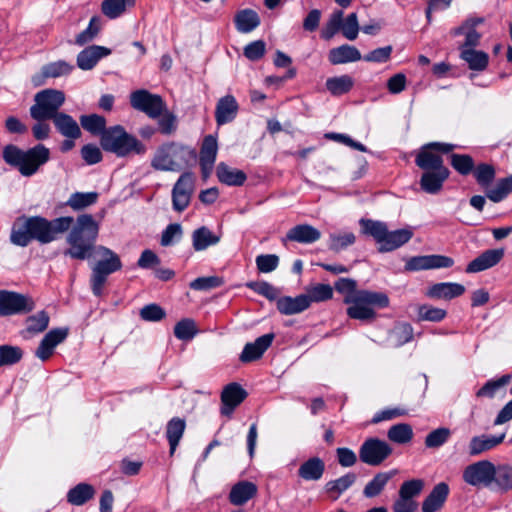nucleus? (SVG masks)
I'll return each mask as SVG.
<instances>
[{
  "label": "nucleus",
  "mask_w": 512,
  "mask_h": 512,
  "mask_svg": "<svg viewBox=\"0 0 512 512\" xmlns=\"http://www.w3.org/2000/svg\"><path fill=\"white\" fill-rule=\"evenodd\" d=\"M23 350L18 346L0 345V367L11 366L21 361Z\"/></svg>",
  "instance_id": "obj_53"
},
{
  "label": "nucleus",
  "mask_w": 512,
  "mask_h": 512,
  "mask_svg": "<svg viewBox=\"0 0 512 512\" xmlns=\"http://www.w3.org/2000/svg\"><path fill=\"white\" fill-rule=\"evenodd\" d=\"M343 15L344 13L342 10H336L330 15L328 21L321 30L322 39L329 41L335 36L336 33H338V31L341 30Z\"/></svg>",
  "instance_id": "obj_55"
},
{
  "label": "nucleus",
  "mask_w": 512,
  "mask_h": 512,
  "mask_svg": "<svg viewBox=\"0 0 512 512\" xmlns=\"http://www.w3.org/2000/svg\"><path fill=\"white\" fill-rule=\"evenodd\" d=\"M310 307L305 294L296 297L284 296L278 299L277 309L281 314L294 315L301 313Z\"/></svg>",
  "instance_id": "obj_31"
},
{
  "label": "nucleus",
  "mask_w": 512,
  "mask_h": 512,
  "mask_svg": "<svg viewBox=\"0 0 512 512\" xmlns=\"http://www.w3.org/2000/svg\"><path fill=\"white\" fill-rule=\"evenodd\" d=\"M223 283L219 276L198 277L190 282L189 287L196 291H208L222 286Z\"/></svg>",
  "instance_id": "obj_62"
},
{
  "label": "nucleus",
  "mask_w": 512,
  "mask_h": 512,
  "mask_svg": "<svg viewBox=\"0 0 512 512\" xmlns=\"http://www.w3.org/2000/svg\"><path fill=\"white\" fill-rule=\"evenodd\" d=\"M67 336V328H55L50 330L41 340L35 351V356L41 361L48 360L53 355L56 346L62 343Z\"/></svg>",
  "instance_id": "obj_18"
},
{
  "label": "nucleus",
  "mask_w": 512,
  "mask_h": 512,
  "mask_svg": "<svg viewBox=\"0 0 512 512\" xmlns=\"http://www.w3.org/2000/svg\"><path fill=\"white\" fill-rule=\"evenodd\" d=\"M216 175L221 183L228 186H241L247 179L244 171L232 168L224 162L217 165Z\"/></svg>",
  "instance_id": "obj_32"
},
{
  "label": "nucleus",
  "mask_w": 512,
  "mask_h": 512,
  "mask_svg": "<svg viewBox=\"0 0 512 512\" xmlns=\"http://www.w3.org/2000/svg\"><path fill=\"white\" fill-rule=\"evenodd\" d=\"M218 153V142L216 136L206 135L202 141L199 153V164L204 178L211 175Z\"/></svg>",
  "instance_id": "obj_16"
},
{
  "label": "nucleus",
  "mask_w": 512,
  "mask_h": 512,
  "mask_svg": "<svg viewBox=\"0 0 512 512\" xmlns=\"http://www.w3.org/2000/svg\"><path fill=\"white\" fill-rule=\"evenodd\" d=\"M448 267V257L441 255L413 256L406 260L404 269L408 272Z\"/></svg>",
  "instance_id": "obj_19"
},
{
  "label": "nucleus",
  "mask_w": 512,
  "mask_h": 512,
  "mask_svg": "<svg viewBox=\"0 0 512 512\" xmlns=\"http://www.w3.org/2000/svg\"><path fill=\"white\" fill-rule=\"evenodd\" d=\"M503 256V249L486 250L468 264L466 271L476 273L489 269L497 265Z\"/></svg>",
  "instance_id": "obj_23"
},
{
  "label": "nucleus",
  "mask_w": 512,
  "mask_h": 512,
  "mask_svg": "<svg viewBox=\"0 0 512 512\" xmlns=\"http://www.w3.org/2000/svg\"><path fill=\"white\" fill-rule=\"evenodd\" d=\"M35 307V301L29 295L0 290V317L28 314Z\"/></svg>",
  "instance_id": "obj_11"
},
{
  "label": "nucleus",
  "mask_w": 512,
  "mask_h": 512,
  "mask_svg": "<svg viewBox=\"0 0 512 512\" xmlns=\"http://www.w3.org/2000/svg\"><path fill=\"white\" fill-rule=\"evenodd\" d=\"M56 131L65 138H80L81 129L77 121L69 114L60 112L52 119Z\"/></svg>",
  "instance_id": "obj_25"
},
{
  "label": "nucleus",
  "mask_w": 512,
  "mask_h": 512,
  "mask_svg": "<svg viewBox=\"0 0 512 512\" xmlns=\"http://www.w3.org/2000/svg\"><path fill=\"white\" fill-rule=\"evenodd\" d=\"M446 310L436 308L428 304L419 305L417 307V320L439 322L446 317Z\"/></svg>",
  "instance_id": "obj_56"
},
{
  "label": "nucleus",
  "mask_w": 512,
  "mask_h": 512,
  "mask_svg": "<svg viewBox=\"0 0 512 512\" xmlns=\"http://www.w3.org/2000/svg\"><path fill=\"white\" fill-rule=\"evenodd\" d=\"M4 161L17 167L21 175L30 177L34 175L40 166L50 159V150L43 144H38L27 151H23L15 145H7L3 149Z\"/></svg>",
  "instance_id": "obj_4"
},
{
  "label": "nucleus",
  "mask_w": 512,
  "mask_h": 512,
  "mask_svg": "<svg viewBox=\"0 0 512 512\" xmlns=\"http://www.w3.org/2000/svg\"><path fill=\"white\" fill-rule=\"evenodd\" d=\"M197 333L195 322L186 318L179 321L174 327V335L179 340H191Z\"/></svg>",
  "instance_id": "obj_60"
},
{
  "label": "nucleus",
  "mask_w": 512,
  "mask_h": 512,
  "mask_svg": "<svg viewBox=\"0 0 512 512\" xmlns=\"http://www.w3.org/2000/svg\"><path fill=\"white\" fill-rule=\"evenodd\" d=\"M362 59L360 51L348 44L332 48L328 53V60L332 65L356 62Z\"/></svg>",
  "instance_id": "obj_29"
},
{
  "label": "nucleus",
  "mask_w": 512,
  "mask_h": 512,
  "mask_svg": "<svg viewBox=\"0 0 512 512\" xmlns=\"http://www.w3.org/2000/svg\"><path fill=\"white\" fill-rule=\"evenodd\" d=\"M505 438V433L498 436L495 435H480L475 436L470 440L468 452L471 456L480 455L483 452L489 451L502 443Z\"/></svg>",
  "instance_id": "obj_30"
},
{
  "label": "nucleus",
  "mask_w": 512,
  "mask_h": 512,
  "mask_svg": "<svg viewBox=\"0 0 512 512\" xmlns=\"http://www.w3.org/2000/svg\"><path fill=\"white\" fill-rule=\"evenodd\" d=\"M65 103L64 92L52 88L37 92L34 96V104L29 112L32 119L46 121L59 114L60 108Z\"/></svg>",
  "instance_id": "obj_9"
},
{
  "label": "nucleus",
  "mask_w": 512,
  "mask_h": 512,
  "mask_svg": "<svg viewBox=\"0 0 512 512\" xmlns=\"http://www.w3.org/2000/svg\"><path fill=\"white\" fill-rule=\"evenodd\" d=\"M356 241V236L352 232L330 233L328 239V248L333 252H340L347 247L353 245Z\"/></svg>",
  "instance_id": "obj_50"
},
{
  "label": "nucleus",
  "mask_w": 512,
  "mask_h": 512,
  "mask_svg": "<svg viewBox=\"0 0 512 512\" xmlns=\"http://www.w3.org/2000/svg\"><path fill=\"white\" fill-rule=\"evenodd\" d=\"M392 454V447L378 438L366 439L359 448L360 460L370 466L381 465Z\"/></svg>",
  "instance_id": "obj_14"
},
{
  "label": "nucleus",
  "mask_w": 512,
  "mask_h": 512,
  "mask_svg": "<svg viewBox=\"0 0 512 512\" xmlns=\"http://www.w3.org/2000/svg\"><path fill=\"white\" fill-rule=\"evenodd\" d=\"M498 491L504 493L512 489V466L501 464L495 466L493 485Z\"/></svg>",
  "instance_id": "obj_40"
},
{
  "label": "nucleus",
  "mask_w": 512,
  "mask_h": 512,
  "mask_svg": "<svg viewBox=\"0 0 512 512\" xmlns=\"http://www.w3.org/2000/svg\"><path fill=\"white\" fill-rule=\"evenodd\" d=\"M101 30L100 19L96 16L92 17L89 21L88 27L79 33L75 38V44L84 46L93 41Z\"/></svg>",
  "instance_id": "obj_58"
},
{
  "label": "nucleus",
  "mask_w": 512,
  "mask_h": 512,
  "mask_svg": "<svg viewBox=\"0 0 512 512\" xmlns=\"http://www.w3.org/2000/svg\"><path fill=\"white\" fill-rule=\"evenodd\" d=\"M136 0H104L102 12L110 19H115L125 12L127 7H133Z\"/></svg>",
  "instance_id": "obj_49"
},
{
  "label": "nucleus",
  "mask_w": 512,
  "mask_h": 512,
  "mask_svg": "<svg viewBox=\"0 0 512 512\" xmlns=\"http://www.w3.org/2000/svg\"><path fill=\"white\" fill-rule=\"evenodd\" d=\"M495 465L488 460H481L467 466L463 473L464 480L476 487L491 488Z\"/></svg>",
  "instance_id": "obj_15"
},
{
  "label": "nucleus",
  "mask_w": 512,
  "mask_h": 512,
  "mask_svg": "<svg viewBox=\"0 0 512 512\" xmlns=\"http://www.w3.org/2000/svg\"><path fill=\"white\" fill-rule=\"evenodd\" d=\"M387 437L392 442L405 444L412 440L413 430L409 424L399 423L389 428Z\"/></svg>",
  "instance_id": "obj_51"
},
{
  "label": "nucleus",
  "mask_w": 512,
  "mask_h": 512,
  "mask_svg": "<svg viewBox=\"0 0 512 512\" xmlns=\"http://www.w3.org/2000/svg\"><path fill=\"white\" fill-rule=\"evenodd\" d=\"M97 198L98 194L96 192H75L70 195L66 204L73 210H81L93 205L97 201Z\"/></svg>",
  "instance_id": "obj_54"
},
{
  "label": "nucleus",
  "mask_w": 512,
  "mask_h": 512,
  "mask_svg": "<svg viewBox=\"0 0 512 512\" xmlns=\"http://www.w3.org/2000/svg\"><path fill=\"white\" fill-rule=\"evenodd\" d=\"M344 303L350 304L347 308L350 318L367 321L374 319V308H385L389 305V298L383 292L360 290L354 295L345 296Z\"/></svg>",
  "instance_id": "obj_7"
},
{
  "label": "nucleus",
  "mask_w": 512,
  "mask_h": 512,
  "mask_svg": "<svg viewBox=\"0 0 512 512\" xmlns=\"http://www.w3.org/2000/svg\"><path fill=\"white\" fill-rule=\"evenodd\" d=\"M359 29L358 16L356 13H350L345 19L342 18L341 32L346 39L350 41L355 40L358 36Z\"/></svg>",
  "instance_id": "obj_61"
},
{
  "label": "nucleus",
  "mask_w": 512,
  "mask_h": 512,
  "mask_svg": "<svg viewBox=\"0 0 512 512\" xmlns=\"http://www.w3.org/2000/svg\"><path fill=\"white\" fill-rule=\"evenodd\" d=\"M235 26L240 33H249L260 24L258 14L252 9H244L236 13Z\"/></svg>",
  "instance_id": "obj_37"
},
{
  "label": "nucleus",
  "mask_w": 512,
  "mask_h": 512,
  "mask_svg": "<svg viewBox=\"0 0 512 512\" xmlns=\"http://www.w3.org/2000/svg\"><path fill=\"white\" fill-rule=\"evenodd\" d=\"M448 177V169L424 171L420 178L421 189L428 194L438 193Z\"/></svg>",
  "instance_id": "obj_27"
},
{
  "label": "nucleus",
  "mask_w": 512,
  "mask_h": 512,
  "mask_svg": "<svg viewBox=\"0 0 512 512\" xmlns=\"http://www.w3.org/2000/svg\"><path fill=\"white\" fill-rule=\"evenodd\" d=\"M183 235L182 226L179 223L169 224L161 235L160 243L162 246L167 247L178 242Z\"/></svg>",
  "instance_id": "obj_64"
},
{
  "label": "nucleus",
  "mask_w": 512,
  "mask_h": 512,
  "mask_svg": "<svg viewBox=\"0 0 512 512\" xmlns=\"http://www.w3.org/2000/svg\"><path fill=\"white\" fill-rule=\"evenodd\" d=\"M324 471V461L319 457H312L300 465L298 475L305 481H318L322 478Z\"/></svg>",
  "instance_id": "obj_33"
},
{
  "label": "nucleus",
  "mask_w": 512,
  "mask_h": 512,
  "mask_svg": "<svg viewBox=\"0 0 512 512\" xmlns=\"http://www.w3.org/2000/svg\"><path fill=\"white\" fill-rule=\"evenodd\" d=\"M454 147L450 144V165L462 176L473 173L475 168L473 158L468 154L452 153Z\"/></svg>",
  "instance_id": "obj_42"
},
{
  "label": "nucleus",
  "mask_w": 512,
  "mask_h": 512,
  "mask_svg": "<svg viewBox=\"0 0 512 512\" xmlns=\"http://www.w3.org/2000/svg\"><path fill=\"white\" fill-rule=\"evenodd\" d=\"M195 149L179 142H167L159 146L151 160L155 170L177 172L195 162Z\"/></svg>",
  "instance_id": "obj_3"
},
{
  "label": "nucleus",
  "mask_w": 512,
  "mask_h": 512,
  "mask_svg": "<svg viewBox=\"0 0 512 512\" xmlns=\"http://www.w3.org/2000/svg\"><path fill=\"white\" fill-rule=\"evenodd\" d=\"M274 338V333H268L258 337L254 342L247 343L240 354V361L250 363L260 359L271 346Z\"/></svg>",
  "instance_id": "obj_20"
},
{
  "label": "nucleus",
  "mask_w": 512,
  "mask_h": 512,
  "mask_svg": "<svg viewBox=\"0 0 512 512\" xmlns=\"http://www.w3.org/2000/svg\"><path fill=\"white\" fill-rule=\"evenodd\" d=\"M511 379V374L502 375L497 379H490L476 391L475 395L477 398H493L500 390L510 383Z\"/></svg>",
  "instance_id": "obj_41"
},
{
  "label": "nucleus",
  "mask_w": 512,
  "mask_h": 512,
  "mask_svg": "<svg viewBox=\"0 0 512 512\" xmlns=\"http://www.w3.org/2000/svg\"><path fill=\"white\" fill-rule=\"evenodd\" d=\"M473 175L476 182L485 190L491 186L495 179L496 171L493 165L487 163H480L475 166Z\"/></svg>",
  "instance_id": "obj_52"
},
{
  "label": "nucleus",
  "mask_w": 512,
  "mask_h": 512,
  "mask_svg": "<svg viewBox=\"0 0 512 512\" xmlns=\"http://www.w3.org/2000/svg\"><path fill=\"white\" fill-rule=\"evenodd\" d=\"M110 53L111 50L104 46H89L78 53L77 66L83 71L92 70L102 58L110 55Z\"/></svg>",
  "instance_id": "obj_21"
},
{
  "label": "nucleus",
  "mask_w": 512,
  "mask_h": 512,
  "mask_svg": "<svg viewBox=\"0 0 512 512\" xmlns=\"http://www.w3.org/2000/svg\"><path fill=\"white\" fill-rule=\"evenodd\" d=\"M320 238L321 232L309 224L296 225L292 227L285 236V240L302 244H312Z\"/></svg>",
  "instance_id": "obj_26"
},
{
  "label": "nucleus",
  "mask_w": 512,
  "mask_h": 512,
  "mask_svg": "<svg viewBox=\"0 0 512 512\" xmlns=\"http://www.w3.org/2000/svg\"><path fill=\"white\" fill-rule=\"evenodd\" d=\"M49 315L45 311H40L26 319V329L22 332L23 337L25 334H39L45 331L49 325Z\"/></svg>",
  "instance_id": "obj_45"
},
{
  "label": "nucleus",
  "mask_w": 512,
  "mask_h": 512,
  "mask_svg": "<svg viewBox=\"0 0 512 512\" xmlns=\"http://www.w3.org/2000/svg\"><path fill=\"white\" fill-rule=\"evenodd\" d=\"M445 155H448V143H427L416 152L415 164L424 171L447 169L444 166Z\"/></svg>",
  "instance_id": "obj_10"
},
{
  "label": "nucleus",
  "mask_w": 512,
  "mask_h": 512,
  "mask_svg": "<svg viewBox=\"0 0 512 512\" xmlns=\"http://www.w3.org/2000/svg\"><path fill=\"white\" fill-rule=\"evenodd\" d=\"M361 232L369 235L379 244L378 251L381 253L391 252L403 246L413 236V231L408 228L389 231L386 223L372 220L360 219Z\"/></svg>",
  "instance_id": "obj_5"
},
{
  "label": "nucleus",
  "mask_w": 512,
  "mask_h": 512,
  "mask_svg": "<svg viewBox=\"0 0 512 512\" xmlns=\"http://www.w3.org/2000/svg\"><path fill=\"white\" fill-rule=\"evenodd\" d=\"M424 481L422 479H412L402 483L399 489V496L407 499H414L422 492Z\"/></svg>",
  "instance_id": "obj_63"
},
{
  "label": "nucleus",
  "mask_w": 512,
  "mask_h": 512,
  "mask_svg": "<svg viewBox=\"0 0 512 512\" xmlns=\"http://www.w3.org/2000/svg\"><path fill=\"white\" fill-rule=\"evenodd\" d=\"M356 474L349 472L335 480H330L325 484V491L334 500L338 499L339 496L348 490L356 481Z\"/></svg>",
  "instance_id": "obj_36"
},
{
  "label": "nucleus",
  "mask_w": 512,
  "mask_h": 512,
  "mask_svg": "<svg viewBox=\"0 0 512 512\" xmlns=\"http://www.w3.org/2000/svg\"><path fill=\"white\" fill-rule=\"evenodd\" d=\"M95 495V489L87 483H79L67 493V502L71 505L82 506Z\"/></svg>",
  "instance_id": "obj_39"
},
{
  "label": "nucleus",
  "mask_w": 512,
  "mask_h": 512,
  "mask_svg": "<svg viewBox=\"0 0 512 512\" xmlns=\"http://www.w3.org/2000/svg\"><path fill=\"white\" fill-rule=\"evenodd\" d=\"M239 106L234 96L226 95L220 98L215 109V119L218 125L232 122L238 112Z\"/></svg>",
  "instance_id": "obj_24"
},
{
  "label": "nucleus",
  "mask_w": 512,
  "mask_h": 512,
  "mask_svg": "<svg viewBox=\"0 0 512 512\" xmlns=\"http://www.w3.org/2000/svg\"><path fill=\"white\" fill-rule=\"evenodd\" d=\"M73 69V65L64 60H59L45 65L42 68V73L46 78H57L70 74Z\"/></svg>",
  "instance_id": "obj_59"
},
{
  "label": "nucleus",
  "mask_w": 512,
  "mask_h": 512,
  "mask_svg": "<svg viewBox=\"0 0 512 512\" xmlns=\"http://www.w3.org/2000/svg\"><path fill=\"white\" fill-rule=\"evenodd\" d=\"M220 238L214 235L210 229L202 226L194 230L192 234L193 248L196 251H202L207 249L211 245H215L219 242Z\"/></svg>",
  "instance_id": "obj_43"
},
{
  "label": "nucleus",
  "mask_w": 512,
  "mask_h": 512,
  "mask_svg": "<svg viewBox=\"0 0 512 512\" xmlns=\"http://www.w3.org/2000/svg\"><path fill=\"white\" fill-rule=\"evenodd\" d=\"M485 192L486 197L492 202L498 203L504 200L512 192V175L499 179L494 187L489 186Z\"/></svg>",
  "instance_id": "obj_44"
},
{
  "label": "nucleus",
  "mask_w": 512,
  "mask_h": 512,
  "mask_svg": "<svg viewBox=\"0 0 512 512\" xmlns=\"http://www.w3.org/2000/svg\"><path fill=\"white\" fill-rule=\"evenodd\" d=\"M448 494V485L444 482L434 487L422 504V512H435L444 503Z\"/></svg>",
  "instance_id": "obj_35"
},
{
  "label": "nucleus",
  "mask_w": 512,
  "mask_h": 512,
  "mask_svg": "<svg viewBox=\"0 0 512 512\" xmlns=\"http://www.w3.org/2000/svg\"><path fill=\"white\" fill-rule=\"evenodd\" d=\"M393 472H379L364 487L363 494L367 498L378 496L393 476Z\"/></svg>",
  "instance_id": "obj_46"
},
{
  "label": "nucleus",
  "mask_w": 512,
  "mask_h": 512,
  "mask_svg": "<svg viewBox=\"0 0 512 512\" xmlns=\"http://www.w3.org/2000/svg\"><path fill=\"white\" fill-rule=\"evenodd\" d=\"M69 230L66 242L70 248L64 251V255L77 260L89 258L98 237V223L92 215L82 214L77 217L75 223H72Z\"/></svg>",
  "instance_id": "obj_2"
},
{
  "label": "nucleus",
  "mask_w": 512,
  "mask_h": 512,
  "mask_svg": "<svg viewBox=\"0 0 512 512\" xmlns=\"http://www.w3.org/2000/svg\"><path fill=\"white\" fill-rule=\"evenodd\" d=\"M460 58L465 61L470 70L483 71L489 63V56L486 52L475 48L460 51Z\"/></svg>",
  "instance_id": "obj_34"
},
{
  "label": "nucleus",
  "mask_w": 512,
  "mask_h": 512,
  "mask_svg": "<svg viewBox=\"0 0 512 512\" xmlns=\"http://www.w3.org/2000/svg\"><path fill=\"white\" fill-rule=\"evenodd\" d=\"M482 22V18L467 19L461 26L454 30L455 35L465 36L464 42L459 46L460 51L475 48L479 45L481 34L476 31V26Z\"/></svg>",
  "instance_id": "obj_22"
},
{
  "label": "nucleus",
  "mask_w": 512,
  "mask_h": 512,
  "mask_svg": "<svg viewBox=\"0 0 512 512\" xmlns=\"http://www.w3.org/2000/svg\"><path fill=\"white\" fill-rule=\"evenodd\" d=\"M74 218L64 216L47 220L40 216L19 218L12 227L10 240L14 245L26 247L32 240L40 244H48L58 239L59 235L68 231Z\"/></svg>",
  "instance_id": "obj_1"
},
{
  "label": "nucleus",
  "mask_w": 512,
  "mask_h": 512,
  "mask_svg": "<svg viewBox=\"0 0 512 512\" xmlns=\"http://www.w3.org/2000/svg\"><path fill=\"white\" fill-rule=\"evenodd\" d=\"M80 124L84 130L93 135H103L106 129V119L98 114L80 116Z\"/></svg>",
  "instance_id": "obj_48"
},
{
  "label": "nucleus",
  "mask_w": 512,
  "mask_h": 512,
  "mask_svg": "<svg viewBox=\"0 0 512 512\" xmlns=\"http://www.w3.org/2000/svg\"><path fill=\"white\" fill-rule=\"evenodd\" d=\"M247 397V392L238 383L226 385L221 393V414L230 417L237 406Z\"/></svg>",
  "instance_id": "obj_17"
},
{
  "label": "nucleus",
  "mask_w": 512,
  "mask_h": 512,
  "mask_svg": "<svg viewBox=\"0 0 512 512\" xmlns=\"http://www.w3.org/2000/svg\"><path fill=\"white\" fill-rule=\"evenodd\" d=\"M257 486L250 481H239L232 486L229 493V501L235 506L247 503L257 494Z\"/></svg>",
  "instance_id": "obj_28"
},
{
  "label": "nucleus",
  "mask_w": 512,
  "mask_h": 512,
  "mask_svg": "<svg viewBox=\"0 0 512 512\" xmlns=\"http://www.w3.org/2000/svg\"><path fill=\"white\" fill-rule=\"evenodd\" d=\"M195 191V178L191 172H184L174 184L171 192L172 207L176 212H183L190 205Z\"/></svg>",
  "instance_id": "obj_13"
},
{
  "label": "nucleus",
  "mask_w": 512,
  "mask_h": 512,
  "mask_svg": "<svg viewBox=\"0 0 512 512\" xmlns=\"http://www.w3.org/2000/svg\"><path fill=\"white\" fill-rule=\"evenodd\" d=\"M325 85L333 96H340L348 93L352 89L354 81L349 75H341L328 78Z\"/></svg>",
  "instance_id": "obj_47"
},
{
  "label": "nucleus",
  "mask_w": 512,
  "mask_h": 512,
  "mask_svg": "<svg viewBox=\"0 0 512 512\" xmlns=\"http://www.w3.org/2000/svg\"><path fill=\"white\" fill-rule=\"evenodd\" d=\"M186 428L184 419L174 417L166 426V437L170 446V455H173Z\"/></svg>",
  "instance_id": "obj_38"
},
{
  "label": "nucleus",
  "mask_w": 512,
  "mask_h": 512,
  "mask_svg": "<svg viewBox=\"0 0 512 512\" xmlns=\"http://www.w3.org/2000/svg\"><path fill=\"white\" fill-rule=\"evenodd\" d=\"M309 305L312 302H323L329 300L333 296V289L329 284H316L307 289L305 293Z\"/></svg>",
  "instance_id": "obj_57"
},
{
  "label": "nucleus",
  "mask_w": 512,
  "mask_h": 512,
  "mask_svg": "<svg viewBox=\"0 0 512 512\" xmlns=\"http://www.w3.org/2000/svg\"><path fill=\"white\" fill-rule=\"evenodd\" d=\"M102 148L118 157L144 155L146 146L134 135L129 134L121 125L107 128L100 139Z\"/></svg>",
  "instance_id": "obj_6"
},
{
  "label": "nucleus",
  "mask_w": 512,
  "mask_h": 512,
  "mask_svg": "<svg viewBox=\"0 0 512 512\" xmlns=\"http://www.w3.org/2000/svg\"><path fill=\"white\" fill-rule=\"evenodd\" d=\"M96 262L91 267L90 287L95 296H101L108 276L122 269L117 253L108 247L99 245L94 249Z\"/></svg>",
  "instance_id": "obj_8"
},
{
  "label": "nucleus",
  "mask_w": 512,
  "mask_h": 512,
  "mask_svg": "<svg viewBox=\"0 0 512 512\" xmlns=\"http://www.w3.org/2000/svg\"><path fill=\"white\" fill-rule=\"evenodd\" d=\"M130 104L135 110L145 113L152 119L159 118L166 110V103L162 97L145 89L132 92L130 94Z\"/></svg>",
  "instance_id": "obj_12"
}]
</instances>
